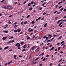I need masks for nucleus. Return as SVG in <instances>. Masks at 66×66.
<instances>
[{"instance_id": "15", "label": "nucleus", "mask_w": 66, "mask_h": 66, "mask_svg": "<svg viewBox=\"0 0 66 66\" xmlns=\"http://www.w3.org/2000/svg\"><path fill=\"white\" fill-rule=\"evenodd\" d=\"M12 60H11L10 61V62H8V64L9 65V64H11V63H12Z\"/></svg>"}, {"instance_id": "38", "label": "nucleus", "mask_w": 66, "mask_h": 66, "mask_svg": "<svg viewBox=\"0 0 66 66\" xmlns=\"http://www.w3.org/2000/svg\"><path fill=\"white\" fill-rule=\"evenodd\" d=\"M21 25H23V22H21Z\"/></svg>"}, {"instance_id": "32", "label": "nucleus", "mask_w": 66, "mask_h": 66, "mask_svg": "<svg viewBox=\"0 0 66 66\" xmlns=\"http://www.w3.org/2000/svg\"><path fill=\"white\" fill-rule=\"evenodd\" d=\"M52 40H48L47 41V42H52Z\"/></svg>"}, {"instance_id": "9", "label": "nucleus", "mask_w": 66, "mask_h": 66, "mask_svg": "<svg viewBox=\"0 0 66 66\" xmlns=\"http://www.w3.org/2000/svg\"><path fill=\"white\" fill-rule=\"evenodd\" d=\"M3 32L4 33H7L8 32V31L7 30H4L3 31Z\"/></svg>"}, {"instance_id": "27", "label": "nucleus", "mask_w": 66, "mask_h": 66, "mask_svg": "<svg viewBox=\"0 0 66 66\" xmlns=\"http://www.w3.org/2000/svg\"><path fill=\"white\" fill-rule=\"evenodd\" d=\"M31 23L32 24H34V23H35V22L34 21H32L31 22Z\"/></svg>"}, {"instance_id": "37", "label": "nucleus", "mask_w": 66, "mask_h": 66, "mask_svg": "<svg viewBox=\"0 0 66 66\" xmlns=\"http://www.w3.org/2000/svg\"><path fill=\"white\" fill-rule=\"evenodd\" d=\"M17 27V25H15L14 26V28H16Z\"/></svg>"}, {"instance_id": "31", "label": "nucleus", "mask_w": 66, "mask_h": 66, "mask_svg": "<svg viewBox=\"0 0 66 66\" xmlns=\"http://www.w3.org/2000/svg\"><path fill=\"white\" fill-rule=\"evenodd\" d=\"M14 32L15 33H16L17 32V30H14Z\"/></svg>"}, {"instance_id": "62", "label": "nucleus", "mask_w": 66, "mask_h": 66, "mask_svg": "<svg viewBox=\"0 0 66 66\" xmlns=\"http://www.w3.org/2000/svg\"><path fill=\"white\" fill-rule=\"evenodd\" d=\"M63 27V25H61L60 26V28H62Z\"/></svg>"}, {"instance_id": "5", "label": "nucleus", "mask_w": 66, "mask_h": 66, "mask_svg": "<svg viewBox=\"0 0 66 66\" xmlns=\"http://www.w3.org/2000/svg\"><path fill=\"white\" fill-rule=\"evenodd\" d=\"M26 47H27V45L26 44H25L23 46V47L24 49H25V48H26Z\"/></svg>"}, {"instance_id": "61", "label": "nucleus", "mask_w": 66, "mask_h": 66, "mask_svg": "<svg viewBox=\"0 0 66 66\" xmlns=\"http://www.w3.org/2000/svg\"><path fill=\"white\" fill-rule=\"evenodd\" d=\"M47 37L46 36H44V37H43V38H46Z\"/></svg>"}, {"instance_id": "2", "label": "nucleus", "mask_w": 66, "mask_h": 66, "mask_svg": "<svg viewBox=\"0 0 66 66\" xmlns=\"http://www.w3.org/2000/svg\"><path fill=\"white\" fill-rule=\"evenodd\" d=\"M32 63L33 64H35L37 63V61L35 60H34L32 61Z\"/></svg>"}, {"instance_id": "10", "label": "nucleus", "mask_w": 66, "mask_h": 66, "mask_svg": "<svg viewBox=\"0 0 66 66\" xmlns=\"http://www.w3.org/2000/svg\"><path fill=\"white\" fill-rule=\"evenodd\" d=\"M32 9L33 7H31L29 9V11H32Z\"/></svg>"}, {"instance_id": "8", "label": "nucleus", "mask_w": 66, "mask_h": 66, "mask_svg": "<svg viewBox=\"0 0 66 66\" xmlns=\"http://www.w3.org/2000/svg\"><path fill=\"white\" fill-rule=\"evenodd\" d=\"M3 9H7V7L6 6H5L3 7Z\"/></svg>"}, {"instance_id": "35", "label": "nucleus", "mask_w": 66, "mask_h": 66, "mask_svg": "<svg viewBox=\"0 0 66 66\" xmlns=\"http://www.w3.org/2000/svg\"><path fill=\"white\" fill-rule=\"evenodd\" d=\"M21 45H23V44H24V42H21Z\"/></svg>"}, {"instance_id": "6", "label": "nucleus", "mask_w": 66, "mask_h": 66, "mask_svg": "<svg viewBox=\"0 0 66 66\" xmlns=\"http://www.w3.org/2000/svg\"><path fill=\"white\" fill-rule=\"evenodd\" d=\"M21 31V29H18L17 30V32H20Z\"/></svg>"}, {"instance_id": "64", "label": "nucleus", "mask_w": 66, "mask_h": 66, "mask_svg": "<svg viewBox=\"0 0 66 66\" xmlns=\"http://www.w3.org/2000/svg\"><path fill=\"white\" fill-rule=\"evenodd\" d=\"M18 49H20V47H18L17 48Z\"/></svg>"}, {"instance_id": "33", "label": "nucleus", "mask_w": 66, "mask_h": 66, "mask_svg": "<svg viewBox=\"0 0 66 66\" xmlns=\"http://www.w3.org/2000/svg\"><path fill=\"white\" fill-rule=\"evenodd\" d=\"M14 38V37L13 36H11V37L9 38V39H11V38Z\"/></svg>"}, {"instance_id": "36", "label": "nucleus", "mask_w": 66, "mask_h": 66, "mask_svg": "<svg viewBox=\"0 0 66 66\" xmlns=\"http://www.w3.org/2000/svg\"><path fill=\"white\" fill-rule=\"evenodd\" d=\"M30 39V37H28L27 38V40H28V39Z\"/></svg>"}, {"instance_id": "51", "label": "nucleus", "mask_w": 66, "mask_h": 66, "mask_svg": "<svg viewBox=\"0 0 66 66\" xmlns=\"http://www.w3.org/2000/svg\"><path fill=\"white\" fill-rule=\"evenodd\" d=\"M44 19V18H43L41 19V20H43Z\"/></svg>"}, {"instance_id": "7", "label": "nucleus", "mask_w": 66, "mask_h": 66, "mask_svg": "<svg viewBox=\"0 0 66 66\" xmlns=\"http://www.w3.org/2000/svg\"><path fill=\"white\" fill-rule=\"evenodd\" d=\"M7 38V37H4L3 38V39L4 40H5Z\"/></svg>"}, {"instance_id": "29", "label": "nucleus", "mask_w": 66, "mask_h": 66, "mask_svg": "<svg viewBox=\"0 0 66 66\" xmlns=\"http://www.w3.org/2000/svg\"><path fill=\"white\" fill-rule=\"evenodd\" d=\"M11 43V41L10 40V41H9V42H7V44H10V43Z\"/></svg>"}, {"instance_id": "25", "label": "nucleus", "mask_w": 66, "mask_h": 66, "mask_svg": "<svg viewBox=\"0 0 66 66\" xmlns=\"http://www.w3.org/2000/svg\"><path fill=\"white\" fill-rule=\"evenodd\" d=\"M61 47H58V51H59L60 50V49H61Z\"/></svg>"}, {"instance_id": "56", "label": "nucleus", "mask_w": 66, "mask_h": 66, "mask_svg": "<svg viewBox=\"0 0 66 66\" xmlns=\"http://www.w3.org/2000/svg\"><path fill=\"white\" fill-rule=\"evenodd\" d=\"M39 65L40 66H42L43 65V64H39Z\"/></svg>"}, {"instance_id": "16", "label": "nucleus", "mask_w": 66, "mask_h": 66, "mask_svg": "<svg viewBox=\"0 0 66 66\" xmlns=\"http://www.w3.org/2000/svg\"><path fill=\"white\" fill-rule=\"evenodd\" d=\"M26 51V50L25 49H23L22 50V52H24V51Z\"/></svg>"}, {"instance_id": "45", "label": "nucleus", "mask_w": 66, "mask_h": 66, "mask_svg": "<svg viewBox=\"0 0 66 66\" xmlns=\"http://www.w3.org/2000/svg\"><path fill=\"white\" fill-rule=\"evenodd\" d=\"M61 13V12H57V14H59Z\"/></svg>"}, {"instance_id": "49", "label": "nucleus", "mask_w": 66, "mask_h": 66, "mask_svg": "<svg viewBox=\"0 0 66 66\" xmlns=\"http://www.w3.org/2000/svg\"><path fill=\"white\" fill-rule=\"evenodd\" d=\"M17 22H15L14 23V25H16V24H17Z\"/></svg>"}, {"instance_id": "39", "label": "nucleus", "mask_w": 66, "mask_h": 66, "mask_svg": "<svg viewBox=\"0 0 66 66\" xmlns=\"http://www.w3.org/2000/svg\"><path fill=\"white\" fill-rule=\"evenodd\" d=\"M45 60H46V58H44L43 59V61H45Z\"/></svg>"}, {"instance_id": "11", "label": "nucleus", "mask_w": 66, "mask_h": 66, "mask_svg": "<svg viewBox=\"0 0 66 66\" xmlns=\"http://www.w3.org/2000/svg\"><path fill=\"white\" fill-rule=\"evenodd\" d=\"M9 48V46H6L4 48V50H5V49H7Z\"/></svg>"}, {"instance_id": "50", "label": "nucleus", "mask_w": 66, "mask_h": 66, "mask_svg": "<svg viewBox=\"0 0 66 66\" xmlns=\"http://www.w3.org/2000/svg\"><path fill=\"white\" fill-rule=\"evenodd\" d=\"M38 59H39V58L38 57V58L36 59L35 60L36 61V60H38Z\"/></svg>"}, {"instance_id": "52", "label": "nucleus", "mask_w": 66, "mask_h": 66, "mask_svg": "<svg viewBox=\"0 0 66 66\" xmlns=\"http://www.w3.org/2000/svg\"><path fill=\"white\" fill-rule=\"evenodd\" d=\"M47 14V12L44 13L43 14V15H45V14Z\"/></svg>"}, {"instance_id": "28", "label": "nucleus", "mask_w": 66, "mask_h": 66, "mask_svg": "<svg viewBox=\"0 0 66 66\" xmlns=\"http://www.w3.org/2000/svg\"><path fill=\"white\" fill-rule=\"evenodd\" d=\"M27 22L25 21V22H24V24H27Z\"/></svg>"}, {"instance_id": "13", "label": "nucleus", "mask_w": 66, "mask_h": 66, "mask_svg": "<svg viewBox=\"0 0 66 66\" xmlns=\"http://www.w3.org/2000/svg\"><path fill=\"white\" fill-rule=\"evenodd\" d=\"M54 47H53L50 50V51H52V50H53L54 49Z\"/></svg>"}, {"instance_id": "48", "label": "nucleus", "mask_w": 66, "mask_h": 66, "mask_svg": "<svg viewBox=\"0 0 66 66\" xmlns=\"http://www.w3.org/2000/svg\"><path fill=\"white\" fill-rule=\"evenodd\" d=\"M26 2H27V1H26L23 3V4H25L26 3Z\"/></svg>"}, {"instance_id": "55", "label": "nucleus", "mask_w": 66, "mask_h": 66, "mask_svg": "<svg viewBox=\"0 0 66 66\" xmlns=\"http://www.w3.org/2000/svg\"><path fill=\"white\" fill-rule=\"evenodd\" d=\"M37 37H35V39H36L37 38Z\"/></svg>"}, {"instance_id": "57", "label": "nucleus", "mask_w": 66, "mask_h": 66, "mask_svg": "<svg viewBox=\"0 0 66 66\" xmlns=\"http://www.w3.org/2000/svg\"><path fill=\"white\" fill-rule=\"evenodd\" d=\"M34 33H36V32H37V31L36 30H35L34 31Z\"/></svg>"}, {"instance_id": "58", "label": "nucleus", "mask_w": 66, "mask_h": 66, "mask_svg": "<svg viewBox=\"0 0 66 66\" xmlns=\"http://www.w3.org/2000/svg\"><path fill=\"white\" fill-rule=\"evenodd\" d=\"M34 3V2H33V1H32L31 2V4H33V3Z\"/></svg>"}, {"instance_id": "41", "label": "nucleus", "mask_w": 66, "mask_h": 66, "mask_svg": "<svg viewBox=\"0 0 66 66\" xmlns=\"http://www.w3.org/2000/svg\"><path fill=\"white\" fill-rule=\"evenodd\" d=\"M44 55V53L43 52L42 53V56H43V55Z\"/></svg>"}, {"instance_id": "19", "label": "nucleus", "mask_w": 66, "mask_h": 66, "mask_svg": "<svg viewBox=\"0 0 66 66\" xmlns=\"http://www.w3.org/2000/svg\"><path fill=\"white\" fill-rule=\"evenodd\" d=\"M35 35H33V36H32V38L34 39V38H35Z\"/></svg>"}, {"instance_id": "60", "label": "nucleus", "mask_w": 66, "mask_h": 66, "mask_svg": "<svg viewBox=\"0 0 66 66\" xmlns=\"http://www.w3.org/2000/svg\"><path fill=\"white\" fill-rule=\"evenodd\" d=\"M42 7H41L40 8H39V10H42Z\"/></svg>"}, {"instance_id": "40", "label": "nucleus", "mask_w": 66, "mask_h": 66, "mask_svg": "<svg viewBox=\"0 0 66 66\" xmlns=\"http://www.w3.org/2000/svg\"><path fill=\"white\" fill-rule=\"evenodd\" d=\"M49 38L48 37H46V40H47V39H48Z\"/></svg>"}, {"instance_id": "59", "label": "nucleus", "mask_w": 66, "mask_h": 66, "mask_svg": "<svg viewBox=\"0 0 66 66\" xmlns=\"http://www.w3.org/2000/svg\"><path fill=\"white\" fill-rule=\"evenodd\" d=\"M40 18H41V17H39L38 18V19L39 20V19H40Z\"/></svg>"}, {"instance_id": "17", "label": "nucleus", "mask_w": 66, "mask_h": 66, "mask_svg": "<svg viewBox=\"0 0 66 66\" xmlns=\"http://www.w3.org/2000/svg\"><path fill=\"white\" fill-rule=\"evenodd\" d=\"M19 44V43H18L16 44L15 45V46H17Z\"/></svg>"}, {"instance_id": "63", "label": "nucleus", "mask_w": 66, "mask_h": 66, "mask_svg": "<svg viewBox=\"0 0 66 66\" xmlns=\"http://www.w3.org/2000/svg\"><path fill=\"white\" fill-rule=\"evenodd\" d=\"M63 11H64V12H65V11H66V9H65L63 10Z\"/></svg>"}, {"instance_id": "42", "label": "nucleus", "mask_w": 66, "mask_h": 66, "mask_svg": "<svg viewBox=\"0 0 66 66\" xmlns=\"http://www.w3.org/2000/svg\"><path fill=\"white\" fill-rule=\"evenodd\" d=\"M4 4H6H6H7V2H5Z\"/></svg>"}, {"instance_id": "22", "label": "nucleus", "mask_w": 66, "mask_h": 66, "mask_svg": "<svg viewBox=\"0 0 66 66\" xmlns=\"http://www.w3.org/2000/svg\"><path fill=\"white\" fill-rule=\"evenodd\" d=\"M11 43H14V40H10Z\"/></svg>"}, {"instance_id": "53", "label": "nucleus", "mask_w": 66, "mask_h": 66, "mask_svg": "<svg viewBox=\"0 0 66 66\" xmlns=\"http://www.w3.org/2000/svg\"><path fill=\"white\" fill-rule=\"evenodd\" d=\"M56 36V35H55L53 36V37H55V36Z\"/></svg>"}, {"instance_id": "14", "label": "nucleus", "mask_w": 66, "mask_h": 66, "mask_svg": "<svg viewBox=\"0 0 66 66\" xmlns=\"http://www.w3.org/2000/svg\"><path fill=\"white\" fill-rule=\"evenodd\" d=\"M60 22H61V20H59L57 22V24H59V23H60Z\"/></svg>"}, {"instance_id": "34", "label": "nucleus", "mask_w": 66, "mask_h": 66, "mask_svg": "<svg viewBox=\"0 0 66 66\" xmlns=\"http://www.w3.org/2000/svg\"><path fill=\"white\" fill-rule=\"evenodd\" d=\"M63 9H64V8H62L60 9V11H62L63 10Z\"/></svg>"}, {"instance_id": "21", "label": "nucleus", "mask_w": 66, "mask_h": 66, "mask_svg": "<svg viewBox=\"0 0 66 66\" xmlns=\"http://www.w3.org/2000/svg\"><path fill=\"white\" fill-rule=\"evenodd\" d=\"M48 36H50V38H51V37H52V36H51V35H48Z\"/></svg>"}, {"instance_id": "12", "label": "nucleus", "mask_w": 66, "mask_h": 66, "mask_svg": "<svg viewBox=\"0 0 66 66\" xmlns=\"http://www.w3.org/2000/svg\"><path fill=\"white\" fill-rule=\"evenodd\" d=\"M63 23V22H61V23H60L59 24V26H61V24H62V23Z\"/></svg>"}, {"instance_id": "24", "label": "nucleus", "mask_w": 66, "mask_h": 66, "mask_svg": "<svg viewBox=\"0 0 66 66\" xmlns=\"http://www.w3.org/2000/svg\"><path fill=\"white\" fill-rule=\"evenodd\" d=\"M30 16V15H28L26 17L28 19Z\"/></svg>"}, {"instance_id": "43", "label": "nucleus", "mask_w": 66, "mask_h": 66, "mask_svg": "<svg viewBox=\"0 0 66 66\" xmlns=\"http://www.w3.org/2000/svg\"><path fill=\"white\" fill-rule=\"evenodd\" d=\"M57 13V11H54L53 12V13H54V14H55V13Z\"/></svg>"}, {"instance_id": "18", "label": "nucleus", "mask_w": 66, "mask_h": 66, "mask_svg": "<svg viewBox=\"0 0 66 66\" xmlns=\"http://www.w3.org/2000/svg\"><path fill=\"white\" fill-rule=\"evenodd\" d=\"M62 38V36H60L59 37V39H61V38Z\"/></svg>"}, {"instance_id": "46", "label": "nucleus", "mask_w": 66, "mask_h": 66, "mask_svg": "<svg viewBox=\"0 0 66 66\" xmlns=\"http://www.w3.org/2000/svg\"><path fill=\"white\" fill-rule=\"evenodd\" d=\"M29 58V59H31V58H32V56H31V55H30V57Z\"/></svg>"}, {"instance_id": "23", "label": "nucleus", "mask_w": 66, "mask_h": 66, "mask_svg": "<svg viewBox=\"0 0 66 66\" xmlns=\"http://www.w3.org/2000/svg\"><path fill=\"white\" fill-rule=\"evenodd\" d=\"M31 3H29L28 5V6H30V5H31Z\"/></svg>"}, {"instance_id": "30", "label": "nucleus", "mask_w": 66, "mask_h": 66, "mask_svg": "<svg viewBox=\"0 0 66 66\" xmlns=\"http://www.w3.org/2000/svg\"><path fill=\"white\" fill-rule=\"evenodd\" d=\"M33 31V30L32 29H31L29 31V32H32V31Z\"/></svg>"}, {"instance_id": "1", "label": "nucleus", "mask_w": 66, "mask_h": 66, "mask_svg": "<svg viewBox=\"0 0 66 66\" xmlns=\"http://www.w3.org/2000/svg\"><path fill=\"white\" fill-rule=\"evenodd\" d=\"M36 46H34L31 48L30 50H31V51H33V50H35V49H36Z\"/></svg>"}, {"instance_id": "26", "label": "nucleus", "mask_w": 66, "mask_h": 66, "mask_svg": "<svg viewBox=\"0 0 66 66\" xmlns=\"http://www.w3.org/2000/svg\"><path fill=\"white\" fill-rule=\"evenodd\" d=\"M47 23H46L45 25H44V27H46L47 26Z\"/></svg>"}, {"instance_id": "44", "label": "nucleus", "mask_w": 66, "mask_h": 66, "mask_svg": "<svg viewBox=\"0 0 66 66\" xmlns=\"http://www.w3.org/2000/svg\"><path fill=\"white\" fill-rule=\"evenodd\" d=\"M64 41H63L62 42H61V44H62V43H64Z\"/></svg>"}, {"instance_id": "20", "label": "nucleus", "mask_w": 66, "mask_h": 66, "mask_svg": "<svg viewBox=\"0 0 66 66\" xmlns=\"http://www.w3.org/2000/svg\"><path fill=\"white\" fill-rule=\"evenodd\" d=\"M46 3H46V2L42 4V6H44V5H45V4H46Z\"/></svg>"}, {"instance_id": "3", "label": "nucleus", "mask_w": 66, "mask_h": 66, "mask_svg": "<svg viewBox=\"0 0 66 66\" xmlns=\"http://www.w3.org/2000/svg\"><path fill=\"white\" fill-rule=\"evenodd\" d=\"M39 50V48H37L35 51L36 52H38Z\"/></svg>"}, {"instance_id": "4", "label": "nucleus", "mask_w": 66, "mask_h": 66, "mask_svg": "<svg viewBox=\"0 0 66 66\" xmlns=\"http://www.w3.org/2000/svg\"><path fill=\"white\" fill-rule=\"evenodd\" d=\"M13 8V7L11 6H8L7 7V9L8 10H11Z\"/></svg>"}, {"instance_id": "47", "label": "nucleus", "mask_w": 66, "mask_h": 66, "mask_svg": "<svg viewBox=\"0 0 66 66\" xmlns=\"http://www.w3.org/2000/svg\"><path fill=\"white\" fill-rule=\"evenodd\" d=\"M20 47V44H19L18 46V47Z\"/></svg>"}, {"instance_id": "54", "label": "nucleus", "mask_w": 66, "mask_h": 66, "mask_svg": "<svg viewBox=\"0 0 66 66\" xmlns=\"http://www.w3.org/2000/svg\"><path fill=\"white\" fill-rule=\"evenodd\" d=\"M52 63H51L50 64V66H52Z\"/></svg>"}]
</instances>
